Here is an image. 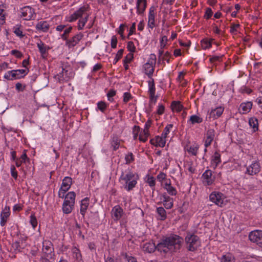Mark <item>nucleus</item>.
Here are the masks:
<instances>
[{
	"label": "nucleus",
	"instance_id": "obj_62",
	"mask_svg": "<svg viewBox=\"0 0 262 262\" xmlns=\"http://www.w3.org/2000/svg\"><path fill=\"white\" fill-rule=\"evenodd\" d=\"M64 189H62V188L61 187L59 191V192H58V196L59 198H65V193L67 192V191H64Z\"/></svg>",
	"mask_w": 262,
	"mask_h": 262
},
{
	"label": "nucleus",
	"instance_id": "obj_36",
	"mask_svg": "<svg viewBox=\"0 0 262 262\" xmlns=\"http://www.w3.org/2000/svg\"><path fill=\"white\" fill-rule=\"evenodd\" d=\"M189 120L191 121L192 124H194L195 123H199L202 122L203 119L199 116H191Z\"/></svg>",
	"mask_w": 262,
	"mask_h": 262
},
{
	"label": "nucleus",
	"instance_id": "obj_3",
	"mask_svg": "<svg viewBox=\"0 0 262 262\" xmlns=\"http://www.w3.org/2000/svg\"><path fill=\"white\" fill-rule=\"evenodd\" d=\"M249 238L250 241L262 247V231L255 230L251 232L249 235Z\"/></svg>",
	"mask_w": 262,
	"mask_h": 262
},
{
	"label": "nucleus",
	"instance_id": "obj_34",
	"mask_svg": "<svg viewBox=\"0 0 262 262\" xmlns=\"http://www.w3.org/2000/svg\"><path fill=\"white\" fill-rule=\"evenodd\" d=\"M221 262H234V259L230 254H226L222 257Z\"/></svg>",
	"mask_w": 262,
	"mask_h": 262
},
{
	"label": "nucleus",
	"instance_id": "obj_11",
	"mask_svg": "<svg viewBox=\"0 0 262 262\" xmlns=\"http://www.w3.org/2000/svg\"><path fill=\"white\" fill-rule=\"evenodd\" d=\"M88 7H86L85 6L81 7L78 10H77L76 12H75L73 15H72L70 17V19L69 20L70 21H72L77 19L78 17H81L82 14L86 11Z\"/></svg>",
	"mask_w": 262,
	"mask_h": 262
},
{
	"label": "nucleus",
	"instance_id": "obj_25",
	"mask_svg": "<svg viewBox=\"0 0 262 262\" xmlns=\"http://www.w3.org/2000/svg\"><path fill=\"white\" fill-rule=\"evenodd\" d=\"M146 6V0H138L137 10L139 13H142L145 10Z\"/></svg>",
	"mask_w": 262,
	"mask_h": 262
},
{
	"label": "nucleus",
	"instance_id": "obj_6",
	"mask_svg": "<svg viewBox=\"0 0 262 262\" xmlns=\"http://www.w3.org/2000/svg\"><path fill=\"white\" fill-rule=\"evenodd\" d=\"M212 173L210 170H206L202 175L203 182L206 185H211L214 180L212 178Z\"/></svg>",
	"mask_w": 262,
	"mask_h": 262
},
{
	"label": "nucleus",
	"instance_id": "obj_19",
	"mask_svg": "<svg viewBox=\"0 0 262 262\" xmlns=\"http://www.w3.org/2000/svg\"><path fill=\"white\" fill-rule=\"evenodd\" d=\"M163 188L165 189L167 192L171 195H176L177 193L176 189L171 186L170 182L169 183L166 182Z\"/></svg>",
	"mask_w": 262,
	"mask_h": 262
},
{
	"label": "nucleus",
	"instance_id": "obj_37",
	"mask_svg": "<svg viewBox=\"0 0 262 262\" xmlns=\"http://www.w3.org/2000/svg\"><path fill=\"white\" fill-rule=\"evenodd\" d=\"M212 161L213 163H215V167L217 166V164L221 162V155L219 153L216 151L214 153Z\"/></svg>",
	"mask_w": 262,
	"mask_h": 262
},
{
	"label": "nucleus",
	"instance_id": "obj_15",
	"mask_svg": "<svg viewBox=\"0 0 262 262\" xmlns=\"http://www.w3.org/2000/svg\"><path fill=\"white\" fill-rule=\"evenodd\" d=\"M135 177V174L129 171L127 174H124V172H122L121 175L120 181L122 180L124 181L125 184H127L128 182L133 180Z\"/></svg>",
	"mask_w": 262,
	"mask_h": 262
},
{
	"label": "nucleus",
	"instance_id": "obj_12",
	"mask_svg": "<svg viewBox=\"0 0 262 262\" xmlns=\"http://www.w3.org/2000/svg\"><path fill=\"white\" fill-rule=\"evenodd\" d=\"M162 196L163 199V205L164 207L167 209L171 208L173 206L172 199L167 196L166 193H163Z\"/></svg>",
	"mask_w": 262,
	"mask_h": 262
},
{
	"label": "nucleus",
	"instance_id": "obj_27",
	"mask_svg": "<svg viewBox=\"0 0 262 262\" xmlns=\"http://www.w3.org/2000/svg\"><path fill=\"white\" fill-rule=\"evenodd\" d=\"M27 70H14L11 72L12 74V77L13 78H19V75L20 74H24L25 75L27 74Z\"/></svg>",
	"mask_w": 262,
	"mask_h": 262
},
{
	"label": "nucleus",
	"instance_id": "obj_26",
	"mask_svg": "<svg viewBox=\"0 0 262 262\" xmlns=\"http://www.w3.org/2000/svg\"><path fill=\"white\" fill-rule=\"evenodd\" d=\"M156 247L159 251L163 252L164 253H167L169 251L163 239L160 243L156 246Z\"/></svg>",
	"mask_w": 262,
	"mask_h": 262
},
{
	"label": "nucleus",
	"instance_id": "obj_5",
	"mask_svg": "<svg viewBox=\"0 0 262 262\" xmlns=\"http://www.w3.org/2000/svg\"><path fill=\"white\" fill-rule=\"evenodd\" d=\"M222 193L212 192L210 194L209 198L211 202L214 203L219 206L222 207L224 202L221 196Z\"/></svg>",
	"mask_w": 262,
	"mask_h": 262
},
{
	"label": "nucleus",
	"instance_id": "obj_31",
	"mask_svg": "<svg viewBox=\"0 0 262 262\" xmlns=\"http://www.w3.org/2000/svg\"><path fill=\"white\" fill-rule=\"evenodd\" d=\"M113 215L116 220H118L122 216V209L120 208L113 209Z\"/></svg>",
	"mask_w": 262,
	"mask_h": 262
},
{
	"label": "nucleus",
	"instance_id": "obj_55",
	"mask_svg": "<svg viewBox=\"0 0 262 262\" xmlns=\"http://www.w3.org/2000/svg\"><path fill=\"white\" fill-rule=\"evenodd\" d=\"M123 49H120L118 51V52L116 55V58H115L116 62H117L120 59V58L121 57V56L123 54Z\"/></svg>",
	"mask_w": 262,
	"mask_h": 262
},
{
	"label": "nucleus",
	"instance_id": "obj_23",
	"mask_svg": "<svg viewBox=\"0 0 262 262\" xmlns=\"http://www.w3.org/2000/svg\"><path fill=\"white\" fill-rule=\"evenodd\" d=\"M89 199L85 198L81 201V207H80V213L82 215H84V213L89 206Z\"/></svg>",
	"mask_w": 262,
	"mask_h": 262
},
{
	"label": "nucleus",
	"instance_id": "obj_32",
	"mask_svg": "<svg viewBox=\"0 0 262 262\" xmlns=\"http://www.w3.org/2000/svg\"><path fill=\"white\" fill-rule=\"evenodd\" d=\"M48 28L49 25L46 21H43L42 23L40 22L36 25V28L38 30H42L43 31H47L48 29Z\"/></svg>",
	"mask_w": 262,
	"mask_h": 262
},
{
	"label": "nucleus",
	"instance_id": "obj_18",
	"mask_svg": "<svg viewBox=\"0 0 262 262\" xmlns=\"http://www.w3.org/2000/svg\"><path fill=\"white\" fill-rule=\"evenodd\" d=\"M68 201H64L62 205V210L63 212L66 214H69L71 213L73 209L74 204H70L67 203Z\"/></svg>",
	"mask_w": 262,
	"mask_h": 262
},
{
	"label": "nucleus",
	"instance_id": "obj_38",
	"mask_svg": "<svg viewBox=\"0 0 262 262\" xmlns=\"http://www.w3.org/2000/svg\"><path fill=\"white\" fill-rule=\"evenodd\" d=\"M223 111L224 108L222 106H219L215 109L212 110L210 114H212L213 115H222L223 113Z\"/></svg>",
	"mask_w": 262,
	"mask_h": 262
},
{
	"label": "nucleus",
	"instance_id": "obj_45",
	"mask_svg": "<svg viewBox=\"0 0 262 262\" xmlns=\"http://www.w3.org/2000/svg\"><path fill=\"white\" fill-rule=\"evenodd\" d=\"M30 223L33 228H35L37 224V222L36 217L34 215L32 214L30 216Z\"/></svg>",
	"mask_w": 262,
	"mask_h": 262
},
{
	"label": "nucleus",
	"instance_id": "obj_47",
	"mask_svg": "<svg viewBox=\"0 0 262 262\" xmlns=\"http://www.w3.org/2000/svg\"><path fill=\"white\" fill-rule=\"evenodd\" d=\"M106 107V103L103 101L99 102L98 103V108L102 112L104 111V110L105 109Z\"/></svg>",
	"mask_w": 262,
	"mask_h": 262
},
{
	"label": "nucleus",
	"instance_id": "obj_16",
	"mask_svg": "<svg viewBox=\"0 0 262 262\" xmlns=\"http://www.w3.org/2000/svg\"><path fill=\"white\" fill-rule=\"evenodd\" d=\"M143 249L144 251L148 253L154 252L156 249L155 244L153 242L146 243L143 245Z\"/></svg>",
	"mask_w": 262,
	"mask_h": 262
},
{
	"label": "nucleus",
	"instance_id": "obj_9",
	"mask_svg": "<svg viewBox=\"0 0 262 262\" xmlns=\"http://www.w3.org/2000/svg\"><path fill=\"white\" fill-rule=\"evenodd\" d=\"M33 10L29 6L23 8L21 10L22 17L25 20H30L32 18L34 15Z\"/></svg>",
	"mask_w": 262,
	"mask_h": 262
},
{
	"label": "nucleus",
	"instance_id": "obj_30",
	"mask_svg": "<svg viewBox=\"0 0 262 262\" xmlns=\"http://www.w3.org/2000/svg\"><path fill=\"white\" fill-rule=\"evenodd\" d=\"M137 184V181L133 179L131 181H129L127 184H125L124 185V188L127 191H130L133 189Z\"/></svg>",
	"mask_w": 262,
	"mask_h": 262
},
{
	"label": "nucleus",
	"instance_id": "obj_29",
	"mask_svg": "<svg viewBox=\"0 0 262 262\" xmlns=\"http://www.w3.org/2000/svg\"><path fill=\"white\" fill-rule=\"evenodd\" d=\"M112 146L113 147L114 150L118 149L120 146V140L117 136H114L112 141Z\"/></svg>",
	"mask_w": 262,
	"mask_h": 262
},
{
	"label": "nucleus",
	"instance_id": "obj_49",
	"mask_svg": "<svg viewBox=\"0 0 262 262\" xmlns=\"http://www.w3.org/2000/svg\"><path fill=\"white\" fill-rule=\"evenodd\" d=\"M149 135H144V133L143 132V133L140 134L139 139L141 141L145 142L147 140Z\"/></svg>",
	"mask_w": 262,
	"mask_h": 262
},
{
	"label": "nucleus",
	"instance_id": "obj_63",
	"mask_svg": "<svg viewBox=\"0 0 262 262\" xmlns=\"http://www.w3.org/2000/svg\"><path fill=\"white\" fill-rule=\"evenodd\" d=\"M125 258H126L128 262H137L136 259L132 256H128L126 254L125 255Z\"/></svg>",
	"mask_w": 262,
	"mask_h": 262
},
{
	"label": "nucleus",
	"instance_id": "obj_17",
	"mask_svg": "<svg viewBox=\"0 0 262 262\" xmlns=\"http://www.w3.org/2000/svg\"><path fill=\"white\" fill-rule=\"evenodd\" d=\"M171 110L174 113H179L182 110L183 106L181 104L180 101H174L171 104Z\"/></svg>",
	"mask_w": 262,
	"mask_h": 262
},
{
	"label": "nucleus",
	"instance_id": "obj_48",
	"mask_svg": "<svg viewBox=\"0 0 262 262\" xmlns=\"http://www.w3.org/2000/svg\"><path fill=\"white\" fill-rule=\"evenodd\" d=\"M126 163H130L134 160L133 155L132 153H129L125 157Z\"/></svg>",
	"mask_w": 262,
	"mask_h": 262
},
{
	"label": "nucleus",
	"instance_id": "obj_53",
	"mask_svg": "<svg viewBox=\"0 0 262 262\" xmlns=\"http://www.w3.org/2000/svg\"><path fill=\"white\" fill-rule=\"evenodd\" d=\"M212 15V12L210 8H207L206 9L205 14V17L206 19L209 18Z\"/></svg>",
	"mask_w": 262,
	"mask_h": 262
},
{
	"label": "nucleus",
	"instance_id": "obj_39",
	"mask_svg": "<svg viewBox=\"0 0 262 262\" xmlns=\"http://www.w3.org/2000/svg\"><path fill=\"white\" fill-rule=\"evenodd\" d=\"M207 139L212 140L214 137V130L213 129H209L207 132Z\"/></svg>",
	"mask_w": 262,
	"mask_h": 262
},
{
	"label": "nucleus",
	"instance_id": "obj_20",
	"mask_svg": "<svg viewBox=\"0 0 262 262\" xmlns=\"http://www.w3.org/2000/svg\"><path fill=\"white\" fill-rule=\"evenodd\" d=\"M148 84L149 86V93H150V100L152 102H155L156 101V97L155 96V88L154 85V81H149Z\"/></svg>",
	"mask_w": 262,
	"mask_h": 262
},
{
	"label": "nucleus",
	"instance_id": "obj_13",
	"mask_svg": "<svg viewBox=\"0 0 262 262\" xmlns=\"http://www.w3.org/2000/svg\"><path fill=\"white\" fill-rule=\"evenodd\" d=\"M83 37L82 34H79L74 36L71 40H67L66 45L69 47L75 46Z\"/></svg>",
	"mask_w": 262,
	"mask_h": 262
},
{
	"label": "nucleus",
	"instance_id": "obj_60",
	"mask_svg": "<svg viewBox=\"0 0 262 262\" xmlns=\"http://www.w3.org/2000/svg\"><path fill=\"white\" fill-rule=\"evenodd\" d=\"M166 174L163 172H160L157 176V179L160 181L163 180L165 179Z\"/></svg>",
	"mask_w": 262,
	"mask_h": 262
},
{
	"label": "nucleus",
	"instance_id": "obj_54",
	"mask_svg": "<svg viewBox=\"0 0 262 262\" xmlns=\"http://www.w3.org/2000/svg\"><path fill=\"white\" fill-rule=\"evenodd\" d=\"M12 247L15 250L20 251V245L19 242H15L12 245Z\"/></svg>",
	"mask_w": 262,
	"mask_h": 262
},
{
	"label": "nucleus",
	"instance_id": "obj_10",
	"mask_svg": "<svg viewBox=\"0 0 262 262\" xmlns=\"http://www.w3.org/2000/svg\"><path fill=\"white\" fill-rule=\"evenodd\" d=\"M252 106V103L251 102L242 103L238 108L239 112L243 114H247L251 110Z\"/></svg>",
	"mask_w": 262,
	"mask_h": 262
},
{
	"label": "nucleus",
	"instance_id": "obj_7",
	"mask_svg": "<svg viewBox=\"0 0 262 262\" xmlns=\"http://www.w3.org/2000/svg\"><path fill=\"white\" fill-rule=\"evenodd\" d=\"M151 61H149L144 66L145 73L148 76H150L154 71L153 64L155 63L156 58L155 57L154 58H151Z\"/></svg>",
	"mask_w": 262,
	"mask_h": 262
},
{
	"label": "nucleus",
	"instance_id": "obj_57",
	"mask_svg": "<svg viewBox=\"0 0 262 262\" xmlns=\"http://www.w3.org/2000/svg\"><path fill=\"white\" fill-rule=\"evenodd\" d=\"M72 27H70L64 30V33L62 35V37L64 39H67V35L72 30Z\"/></svg>",
	"mask_w": 262,
	"mask_h": 262
},
{
	"label": "nucleus",
	"instance_id": "obj_4",
	"mask_svg": "<svg viewBox=\"0 0 262 262\" xmlns=\"http://www.w3.org/2000/svg\"><path fill=\"white\" fill-rule=\"evenodd\" d=\"M42 251L47 257L51 258L54 248L52 244L49 241H45L42 243Z\"/></svg>",
	"mask_w": 262,
	"mask_h": 262
},
{
	"label": "nucleus",
	"instance_id": "obj_56",
	"mask_svg": "<svg viewBox=\"0 0 262 262\" xmlns=\"http://www.w3.org/2000/svg\"><path fill=\"white\" fill-rule=\"evenodd\" d=\"M117 39L115 36H113L111 40V46L113 48H115L117 46Z\"/></svg>",
	"mask_w": 262,
	"mask_h": 262
},
{
	"label": "nucleus",
	"instance_id": "obj_41",
	"mask_svg": "<svg viewBox=\"0 0 262 262\" xmlns=\"http://www.w3.org/2000/svg\"><path fill=\"white\" fill-rule=\"evenodd\" d=\"M140 127L139 126L135 125L133 129V133L134 134V139L136 140L138 136V133L140 132Z\"/></svg>",
	"mask_w": 262,
	"mask_h": 262
},
{
	"label": "nucleus",
	"instance_id": "obj_22",
	"mask_svg": "<svg viewBox=\"0 0 262 262\" xmlns=\"http://www.w3.org/2000/svg\"><path fill=\"white\" fill-rule=\"evenodd\" d=\"M76 194L74 191L68 192L65 196L64 201H68V203L74 204Z\"/></svg>",
	"mask_w": 262,
	"mask_h": 262
},
{
	"label": "nucleus",
	"instance_id": "obj_46",
	"mask_svg": "<svg viewBox=\"0 0 262 262\" xmlns=\"http://www.w3.org/2000/svg\"><path fill=\"white\" fill-rule=\"evenodd\" d=\"M11 176L16 180L17 178V172L14 166L12 165L11 167Z\"/></svg>",
	"mask_w": 262,
	"mask_h": 262
},
{
	"label": "nucleus",
	"instance_id": "obj_52",
	"mask_svg": "<svg viewBox=\"0 0 262 262\" xmlns=\"http://www.w3.org/2000/svg\"><path fill=\"white\" fill-rule=\"evenodd\" d=\"M147 182L150 187L155 186V180L154 177H151L148 178Z\"/></svg>",
	"mask_w": 262,
	"mask_h": 262
},
{
	"label": "nucleus",
	"instance_id": "obj_44",
	"mask_svg": "<svg viewBox=\"0 0 262 262\" xmlns=\"http://www.w3.org/2000/svg\"><path fill=\"white\" fill-rule=\"evenodd\" d=\"M201 45L203 49H207L211 47V42L207 40H203L202 41Z\"/></svg>",
	"mask_w": 262,
	"mask_h": 262
},
{
	"label": "nucleus",
	"instance_id": "obj_61",
	"mask_svg": "<svg viewBox=\"0 0 262 262\" xmlns=\"http://www.w3.org/2000/svg\"><path fill=\"white\" fill-rule=\"evenodd\" d=\"M130 98H131V95L129 93H124L123 100L125 102H127V101H128Z\"/></svg>",
	"mask_w": 262,
	"mask_h": 262
},
{
	"label": "nucleus",
	"instance_id": "obj_59",
	"mask_svg": "<svg viewBox=\"0 0 262 262\" xmlns=\"http://www.w3.org/2000/svg\"><path fill=\"white\" fill-rule=\"evenodd\" d=\"M115 95H116V91H115L113 90H111V91H109V92L107 94L108 99L110 101H112V100L111 99V98L114 96Z\"/></svg>",
	"mask_w": 262,
	"mask_h": 262
},
{
	"label": "nucleus",
	"instance_id": "obj_8",
	"mask_svg": "<svg viewBox=\"0 0 262 262\" xmlns=\"http://www.w3.org/2000/svg\"><path fill=\"white\" fill-rule=\"evenodd\" d=\"M260 169L259 163L257 162H255L247 168V173L250 175L255 174L259 172Z\"/></svg>",
	"mask_w": 262,
	"mask_h": 262
},
{
	"label": "nucleus",
	"instance_id": "obj_28",
	"mask_svg": "<svg viewBox=\"0 0 262 262\" xmlns=\"http://www.w3.org/2000/svg\"><path fill=\"white\" fill-rule=\"evenodd\" d=\"M166 137H164L162 136V135L161 137L157 136V141H156V146H160V147H164L166 143Z\"/></svg>",
	"mask_w": 262,
	"mask_h": 262
},
{
	"label": "nucleus",
	"instance_id": "obj_21",
	"mask_svg": "<svg viewBox=\"0 0 262 262\" xmlns=\"http://www.w3.org/2000/svg\"><path fill=\"white\" fill-rule=\"evenodd\" d=\"M249 124L253 128L254 132H256L258 129V119L254 117H251L249 119Z\"/></svg>",
	"mask_w": 262,
	"mask_h": 262
},
{
	"label": "nucleus",
	"instance_id": "obj_2",
	"mask_svg": "<svg viewBox=\"0 0 262 262\" xmlns=\"http://www.w3.org/2000/svg\"><path fill=\"white\" fill-rule=\"evenodd\" d=\"M185 241L189 244L188 250L190 251H195L200 245V238L194 234L187 235Z\"/></svg>",
	"mask_w": 262,
	"mask_h": 262
},
{
	"label": "nucleus",
	"instance_id": "obj_24",
	"mask_svg": "<svg viewBox=\"0 0 262 262\" xmlns=\"http://www.w3.org/2000/svg\"><path fill=\"white\" fill-rule=\"evenodd\" d=\"M148 25L151 28H152L155 26V13L154 10L152 8H150L149 11Z\"/></svg>",
	"mask_w": 262,
	"mask_h": 262
},
{
	"label": "nucleus",
	"instance_id": "obj_50",
	"mask_svg": "<svg viewBox=\"0 0 262 262\" xmlns=\"http://www.w3.org/2000/svg\"><path fill=\"white\" fill-rule=\"evenodd\" d=\"M127 49L131 52H134L135 50V47L132 41H129L127 44Z\"/></svg>",
	"mask_w": 262,
	"mask_h": 262
},
{
	"label": "nucleus",
	"instance_id": "obj_64",
	"mask_svg": "<svg viewBox=\"0 0 262 262\" xmlns=\"http://www.w3.org/2000/svg\"><path fill=\"white\" fill-rule=\"evenodd\" d=\"M20 160H21L24 163H25L26 160L29 161V159L27 157V156L25 152H24L21 156Z\"/></svg>",
	"mask_w": 262,
	"mask_h": 262
},
{
	"label": "nucleus",
	"instance_id": "obj_35",
	"mask_svg": "<svg viewBox=\"0 0 262 262\" xmlns=\"http://www.w3.org/2000/svg\"><path fill=\"white\" fill-rule=\"evenodd\" d=\"M9 216V214L8 213H1V225L4 226L6 222L7 219Z\"/></svg>",
	"mask_w": 262,
	"mask_h": 262
},
{
	"label": "nucleus",
	"instance_id": "obj_14",
	"mask_svg": "<svg viewBox=\"0 0 262 262\" xmlns=\"http://www.w3.org/2000/svg\"><path fill=\"white\" fill-rule=\"evenodd\" d=\"M72 184V179L71 177H66L62 181L61 188L64 189V191H67Z\"/></svg>",
	"mask_w": 262,
	"mask_h": 262
},
{
	"label": "nucleus",
	"instance_id": "obj_1",
	"mask_svg": "<svg viewBox=\"0 0 262 262\" xmlns=\"http://www.w3.org/2000/svg\"><path fill=\"white\" fill-rule=\"evenodd\" d=\"M163 239L168 250L176 251L180 249L183 242L182 237L176 234H171L169 236L165 237Z\"/></svg>",
	"mask_w": 262,
	"mask_h": 262
},
{
	"label": "nucleus",
	"instance_id": "obj_40",
	"mask_svg": "<svg viewBox=\"0 0 262 262\" xmlns=\"http://www.w3.org/2000/svg\"><path fill=\"white\" fill-rule=\"evenodd\" d=\"M173 126L172 124H168L164 128V132L162 134V136L164 137H167V135L169 133V129Z\"/></svg>",
	"mask_w": 262,
	"mask_h": 262
},
{
	"label": "nucleus",
	"instance_id": "obj_58",
	"mask_svg": "<svg viewBox=\"0 0 262 262\" xmlns=\"http://www.w3.org/2000/svg\"><path fill=\"white\" fill-rule=\"evenodd\" d=\"M133 54L132 53L129 54L128 55H127L126 56L125 59L124 60V63H127L130 62V61L132 60V59H133Z\"/></svg>",
	"mask_w": 262,
	"mask_h": 262
},
{
	"label": "nucleus",
	"instance_id": "obj_43",
	"mask_svg": "<svg viewBox=\"0 0 262 262\" xmlns=\"http://www.w3.org/2000/svg\"><path fill=\"white\" fill-rule=\"evenodd\" d=\"M38 48H39L40 52L43 55L46 52V48L45 46L41 42L37 43Z\"/></svg>",
	"mask_w": 262,
	"mask_h": 262
},
{
	"label": "nucleus",
	"instance_id": "obj_33",
	"mask_svg": "<svg viewBox=\"0 0 262 262\" xmlns=\"http://www.w3.org/2000/svg\"><path fill=\"white\" fill-rule=\"evenodd\" d=\"M157 213L161 216V220H164L166 218V213L165 210L162 207L157 208Z\"/></svg>",
	"mask_w": 262,
	"mask_h": 262
},
{
	"label": "nucleus",
	"instance_id": "obj_42",
	"mask_svg": "<svg viewBox=\"0 0 262 262\" xmlns=\"http://www.w3.org/2000/svg\"><path fill=\"white\" fill-rule=\"evenodd\" d=\"M151 124V121L150 120H148L145 123V128L143 130V133H144V135H149L148 129L149 127L150 126Z\"/></svg>",
	"mask_w": 262,
	"mask_h": 262
},
{
	"label": "nucleus",
	"instance_id": "obj_51",
	"mask_svg": "<svg viewBox=\"0 0 262 262\" xmlns=\"http://www.w3.org/2000/svg\"><path fill=\"white\" fill-rule=\"evenodd\" d=\"M198 147H190L189 149H188V151L189 153H191L193 155H196L197 153Z\"/></svg>",
	"mask_w": 262,
	"mask_h": 262
}]
</instances>
